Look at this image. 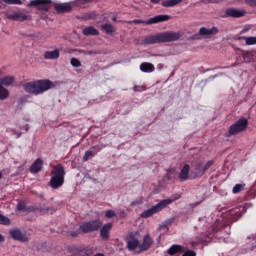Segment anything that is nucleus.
<instances>
[{
    "mask_svg": "<svg viewBox=\"0 0 256 256\" xmlns=\"http://www.w3.org/2000/svg\"><path fill=\"white\" fill-rule=\"evenodd\" d=\"M103 149V146H101V145H95V146H92L91 147V150L90 151H92V153L94 154V155H97V153H99V151H101Z\"/></svg>",
    "mask_w": 256,
    "mask_h": 256,
    "instance_id": "obj_39",
    "label": "nucleus"
},
{
    "mask_svg": "<svg viewBox=\"0 0 256 256\" xmlns=\"http://www.w3.org/2000/svg\"><path fill=\"white\" fill-rule=\"evenodd\" d=\"M89 55H93V51H90V52H89Z\"/></svg>",
    "mask_w": 256,
    "mask_h": 256,
    "instance_id": "obj_58",
    "label": "nucleus"
},
{
    "mask_svg": "<svg viewBox=\"0 0 256 256\" xmlns=\"http://www.w3.org/2000/svg\"><path fill=\"white\" fill-rule=\"evenodd\" d=\"M3 241H5V237L0 234V243H3Z\"/></svg>",
    "mask_w": 256,
    "mask_h": 256,
    "instance_id": "obj_53",
    "label": "nucleus"
},
{
    "mask_svg": "<svg viewBox=\"0 0 256 256\" xmlns=\"http://www.w3.org/2000/svg\"><path fill=\"white\" fill-rule=\"evenodd\" d=\"M102 30L105 31L107 35H113V33H115V27H113L111 24L102 25Z\"/></svg>",
    "mask_w": 256,
    "mask_h": 256,
    "instance_id": "obj_29",
    "label": "nucleus"
},
{
    "mask_svg": "<svg viewBox=\"0 0 256 256\" xmlns=\"http://www.w3.org/2000/svg\"><path fill=\"white\" fill-rule=\"evenodd\" d=\"M248 125L249 121L245 118H241L229 127L228 132L224 134V137L239 135V133H243V131L247 129Z\"/></svg>",
    "mask_w": 256,
    "mask_h": 256,
    "instance_id": "obj_5",
    "label": "nucleus"
},
{
    "mask_svg": "<svg viewBox=\"0 0 256 256\" xmlns=\"http://www.w3.org/2000/svg\"><path fill=\"white\" fill-rule=\"evenodd\" d=\"M142 204H143V200L139 199V200L132 201L130 203V207H137L138 205H142Z\"/></svg>",
    "mask_w": 256,
    "mask_h": 256,
    "instance_id": "obj_40",
    "label": "nucleus"
},
{
    "mask_svg": "<svg viewBox=\"0 0 256 256\" xmlns=\"http://www.w3.org/2000/svg\"><path fill=\"white\" fill-rule=\"evenodd\" d=\"M1 177H3V173L0 172V179H1Z\"/></svg>",
    "mask_w": 256,
    "mask_h": 256,
    "instance_id": "obj_59",
    "label": "nucleus"
},
{
    "mask_svg": "<svg viewBox=\"0 0 256 256\" xmlns=\"http://www.w3.org/2000/svg\"><path fill=\"white\" fill-rule=\"evenodd\" d=\"M0 225H11V220L9 217L0 214Z\"/></svg>",
    "mask_w": 256,
    "mask_h": 256,
    "instance_id": "obj_31",
    "label": "nucleus"
},
{
    "mask_svg": "<svg viewBox=\"0 0 256 256\" xmlns=\"http://www.w3.org/2000/svg\"><path fill=\"white\" fill-rule=\"evenodd\" d=\"M112 21H113L114 23H117V17L114 16V17L112 18Z\"/></svg>",
    "mask_w": 256,
    "mask_h": 256,
    "instance_id": "obj_56",
    "label": "nucleus"
},
{
    "mask_svg": "<svg viewBox=\"0 0 256 256\" xmlns=\"http://www.w3.org/2000/svg\"><path fill=\"white\" fill-rule=\"evenodd\" d=\"M214 163H215V161L210 160L206 164H204V171L207 172Z\"/></svg>",
    "mask_w": 256,
    "mask_h": 256,
    "instance_id": "obj_41",
    "label": "nucleus"
},
{
    "mask_svg": "<svg viewBox=\"0 0 256 256\" xmlns=\"http://www.w3.org/2000/svg\"><path fill=\"white\" fill-rule=\"evenodd\" d=\"M28 7H38L39 11H49L51 9V0H31Z\"/></svg>",
    "mask_w": 256,
    "mask_h": 256,
    "instance_id": "obj_10",
    "label": "nucleus"
},
{
    "mask_svg": "<svg viewBox=\"0 0 256 256\" xmlns=\"http://www.w3.org/2000/svg\"><path fill=\"white\" fill-rule=\"evenodd\" d=\"M151 245H153V238L149 234L143 237V242L140 244V250L138 253H143V251H149L151 249Z\"/></svg>",
    "mask_w": 256,
    "mask_h": 256,
    "instance_id": "obj_16",
    "label": "nucleus"
},
{
    "mask_svg": "<svg viewBox=\"0 0 256 256\" xmlns=\"http://www.w3.org/2000/svg\"><path fill=\"white\" fill-rule=\"evenodd\" d=\"M9 235L14 241H19L20 243H27L29 241L27 233L22 232L19 228L10 229Z\"/></svg>",
    "mask_w": 256,
    "mask_h": 256,
    "instance_id": "obj_9",
    "label": "nucleus"
},
{
    "mask_svg": "<svg viewBox=\"0 0 256 256\" xmlns=\"http://www.w3.org/2000/svg\"><path fill=\"white\" fill-rule=\"evenodd\" d=\"M225 17H233L234 19H239V17H245V11L235 8H228L225 11Z\"/></svg>",
    "mask_w": 256,
    "mask_h": 256,
    "instance_id": "obj_17",
    "label": "nucleus"
},
{
    "mask_svg": "<svg viewBox=\"0 0 256 256\" xmlns=\"http://www.w3.org/2000/svg\"><path fill=\"white\" fill-rule=\"evenodd\" d=\"M101 227H103V221L100 219L88 220L80 225V229L84 235L95 233L96 231H99Z\"/></svg>",
    "mask_w": 256,
    "mask_h": 256,
    "instance_id": "obj_6",
    "label": "nucleus"
},
{
    "mask_svg": "<svg viewBox=\"0 0 256 256\" xmlns=\"http://www.w3.org/2000/svg\"><path fill=\"white\" fill-rule=\"evenodd\" d=\"M211 3H219V0H209Z\"/></svg>",
    "mask_w": 256,
    "mask_h": 256,
    "instance_id": "obj_55",
    "label": "nucleus"
},
{
    "mask_svg": "<svg viewBox=\"0 0 256 256\" xmlns=\"http://www.w3.org/2000/svg\"><path fill=\"white\" fill-rule=\"evenodd\" d=\"M54 84L49 79L35 80L23 84V89L30 95H43L46 91L53 88Z\"/></svg>",
    "mask_w": 256,
    "mask_h": 256,
    "instance_id": "obj_1",
    "label": "nucleus"
},
{
    "mask_svg": "<svg viewBox=\"0 0 256 256\" xmlns=\"http://www.w3.org/2000/svg\"><path fill=\"white\" fill-rule=\"evenodd\" d=\"M49 207H47V208H42L41 209V213H49Z\"/></svg>",
    "mask_w": 256,
    "mask_h": 256,
    "instance_id": "obj_50",
    "label": "nucleus"
},
{
    "mask_svg": "<svg viewBox=\"0 0 256 256\" xmlns=\"http://www.w3.org/2000/svg\"><path fill=\"white\" fill-rule=\"evenodd\" d=\"M25 103H27V98L22 97V98L19 99V104L20 105H25Z\"/></svg>",
    "mask_w": 256,
    "mask_h": 256,
    "instance_id": "obj_48",
    "label": "nucleus"
},
{
    "mask_svg": "<svg viewBox=\"0 0 256 256\" xmlns=\"http://www.w3.org/2000/svg\"><path fill=\"white\" fill-rule=\"evenodd\" d=\"M181 34L179 32H161L144 38L142 45H156L157 43H171L179 41Z\"/></svg>",
    "mask_w": 256,
    "mask_h": 256,
    "instance_id": "obj_2",
    "label": "nucleus"
},
{
    "mask_svg": "<svg viewBox=\"0 0 256 256\" xmlns=\"http://www.w3.org/2000/svg\"><path fill=\"white\" fill-rule=\"evenodd\" d=\"M59 55H60L59 49H55L53 51H46L44 53V59H50V60L59 59Z\"/></svg>",
    "mask_w": 256,
    "mask_h": 256,
    "instance_id": "obj_23",
    "label": "nucleus"
},
{
    "mask_svg": "<svg viewBox=\"0 0 256 256\" xmlns=\"http://www.w3.org/2000/svg\"><path fill=\"white\" fill-rule=\"evenodd\" d=\"M9 97V90L0 85V101H5Z\"/></svg>",
    "mask_w": 256,
    "mask_h": 256,
    "instance_id": "obj_28",
    "label": "nucleus"
},
{
    "mask_svg": "<svg viewBox=\"0 0 256 256\" xmlns=\"http://www.w3.org/2000/svg\"><path fill=\"white\" fill-rule=\"evenodd\" d=\"M161 0H151V3H154L155 5H157V3H159Z\"/></svg>",
    "mask_w": 256,
    "mask_h": 256,
    "instance_id": "obj_54",
    "label": "nucleus"
},
{
    "mask_svg": "<svg viewBox=\"0 0 256 256\" xmlns=\"http://www.w3.org/2000/svg\"><path fill=\"white\" fill-rule=\"evenodd\" d=\"M118 215L120 219H125V217H127V212H125V210H121Z\"/></svg>",
    "mask_w": 256,
    "mask_h": 256,
    "instance_id": "obj_47",
    "label": "nucleus"
},
{
    "mask_svg": "<svg viewBox=\"0 0 256 256\" xmlns=\"http://www.w3.org/2000/svg\"><path fill=\"white\" fill-rule=\"evenodd\" d=\"M92 157H95V154L91 150H87L83 156V161L87 162L88 159H92Z\"/></svg>",
    "mask_w": 256,
    "mask_h": 256,
    "instance_id": "obj_34",
    "label": "nucleus"
},
{
    "mask_svg": "<svg viewBox=\"0 0 256 256\" xmlns=\"http://www.w3.org/2000/svg\"><path fill=\"white\" fill-rule=\"evenodd\" d=\"M241 191H245V184H236L232 189V193L234 195H237V193H241Z\"/></svg>",
    "mask_w": 256,
    "mask_h": 256,
    "instance_id": "obj_30",
    "label": "nucleus"
},
{
    "mask_svg": "<svg viewBox=\"0 0 256 256\" xmlns=\"http://www.w3.org/2000/svg\"><path fill=\"white\" fill-rule=\"evenodd\" d=\"M70 256H91L95 253V247L88 246L81 250V248H77L75 246H71L68 248Z\"/></svg>",
    "mask_w": 256,
    "mask_h": 256,
    "instance_id": "obj_8",
    "label": "nucleus"
},
{
    "mask_svg": "<svg viewBox=\"0 0 256 256\" xmlns=\"http://www.w3.org/2000/svg\"><path fill=\"white\" fill-rule=\"evenodd\" d=\"M4 3H7V5H23V2L21 0H2Z\"/></svg>",
    "mask_w": 256,
    "mask_h": 256,
    "instance_id": "obj_36",
    "label": "nucleus"
},
{
    "mask_svg": "<svg viewBox=\"0 0 256 256\" xmlns=\"http://www.w3.org/2000/svg\"><path fill=\"white\" fill-rule=\"evenodd\" d=\"M134 91H141V86H134Z\"/></svg>",
    "mask_w": 256,
    "mask_h": 256,
    "instance_id": "obj_51",
    "label": "nucleus"
},
{
    "mask_svg": "<svg viewBox=\"0 0 256 256\" xmlns=\"http://www.w3.org/2000/svg\"><path fill=\"white\" fill-rule=\"evenodd\" d=\"M113 229V223L109 222L101 226L100 237L102 241H109V233Z\"/></svg>",
    "mask_w": 256,
    "mask_h": 256,
    "instance_id": "obj_14",
    "label": "nucleus"
},
{
    "mask_svg": "<svg viewBox=\"0 0 256 256\" xmlns=\"http://www.w3.org/2000/svg\"><path fill=\"white\" fill-rule=\"evenodd\" d=\"M183 0H166L162 2V7H175V5H179Z\"/></svg>",
    "mask_w": 256,
    "mask_h": 256,
    "instance_id": "obj_27",
    "label": "nucleus"
},
{
    "mask_svg": "<svg viewBox=\"0 0 256 256\" xmlns=\"http://www.w3.org/2000/svg\"><path fill=\"white\" fill-rule=\"evenodd\" d=\"M23 129L27 132V131H29V124H26L24 127H23Z\"/></svg>",
    "mask_w": 256,
    "mask_h": 256,
    "instance_id": "obj_52",
    "label": "nucleus"
},
{
    "mask_svg": "<svg viewBox=\"0 0 256 256\" xmlns=\"http://www.w3.org/2000/svg\"><path fill=\"white\" fill-rule=\"evenodd\" d=\"M217 231H218L217 227L216 226H212L208 230V235H215V233H217Z\"/></svg>",
    "mask_w": 256,
    "mask_h": 256,
    "instance_id": "obj_44",
    "label": "nucleus"
},
{
    "mask_svg": "<svg viewBox=\"0 0 256 256\" xmlns=\"http://www.w3.org/2000/svg\"><path fill=\"white\" fill-rule=\"evenodd\" d=\"M171 19L170 15L164 14V15H157L154 16L146 21L135 19L130 21V23H133L134 25H155L156 23H165V21H169Z\"/></svg>",
    "mask_w": 256,
    "mask_h": 256,
    "instance_id": "obj_7",
    "label": "nucleus"
},
{
    "mask_svg": "<svg viewBox=\"0 0 256 256\" xmlns=\"http://www.w3.org/2000/svg\"><path fill=\"white\" fill-rule=\"evenodd\" d=\"M197 254L195 253V251L192 250H187L186 252L183 253L182 256H196Z\"/></svg>",
    "mask_w": 256,
    "mask_h": 256,
    "instance_id": "obj_46",
    "label": "nucleus"
},
{
    "mask_svg": "<svg viewBox=\"0 0 256 256\" xmlns=\"http://www.w3.org/2000/svg\"><path fill=\"white\" fill-rule=\"evenodd\" d=\"M70 64L72 65V67H81V61L77 58H72L70 60Z\"/></svg>",
    "mask_w": 256,
    "mask_h": 256,
    "instance_id": "obj_37",
    "label": "nucleus"
},
{
    "mask_svg": "<svg viewBox=\"0 0 256 256\" xmlns=\"http://www.w3.org/2000/svg\"><path fill=\"white\" fill-rule=\"evenodd\" d=\"M247 212V209H245V207L242 208V210L235 212L236 216L238 217V219L240 217H243V214Z\"/></svg>",
    "mask_w": 256,
    "mask_h": 256,
    "instance_id": "obj_43",
    "label": "nucleus"
},
{
    "mask_svg": "<svg viewBox=\"0 0 256 256\" xmlns=\"http://www.w3.org/2000/svg\"><path fill=\"white\" fill-rule=\"evenodd\" d=\"M15 83V77L13 76H4L0 78V85L4 87H9Z\"/></svg>",
    "mask_w": 256,
    "mask_h": 256,
    "instance_id": "obj_21",
    "label": "nucleus"
},
{
    "mask_svg": "<svg viewBox=\"0 0 256 256\" xmlns=\"http://www.w3.org/2000/svg\"><path fill=\"white\" fill-rule=\"evenodd\" d=\"M43 170V159L41 158H37L32 165L30 166V173L32 175H37V173H41V171Z\"/></svg>",
    "mask_w": 256,
    "mask_h": 256,
    "instance_id": "obj_15",
    "label": "nucleus"
},
{
    "mask_svg": "<svg viewBox=\"0 0 256 256\" xmlns=\"http://www.w3.org/2000/svg\"><path fill=\"white\" fill-rule=\"evenodd\" d=\"M79 235H84L83 230H81V226L76 230L70 231V237H79Z\"/></svg>",
    "mask_w": 256,
    "mask_h": 256,
    "instance_id": "obj_33",
    "label": "nucleus"
},
{
    "mask_svg": "<svg viewBox=\"0 0 256 256\" xmlns=\"http://www.w3.org/2000/svg\"><path fill=\"white\" fill-rule=\"evenodd\" d=\"M16 207L18 211H27V203L25 201H19Z\"/></svg>",
    "mask_w": 256,
    "mask_h": 256,
    "instance_id": "obj_35",
    "label": "nucleus"
},
{
    "mask_svg": "<svg viewBox=\"0 0 256 256\" xmlns=\"http://www.w3.org/2000/svg\"><path fill=\"white\" fill-rule=\"evenodd\" d=\"M195 171H196V177H203L206 173L204 164L201 162L196 164Z\"/></svg>",
    "mask_w": 256,
    "mask_h": 256,
    "instance_id": "obj_25",
    "label": "nucleus"
},
{
    "mask_svg": "<svg viewBox=\"0 0 256 256\" xmlns=\"http://www.w3.org/2000/svg\"><path fill=\"white\" fill-rule=\"evenodd\" d=\"M237 41L244 40L246 42V45H256V37H245V36H239L236 37Z\"/></svg>",
    "mask_w": 256,
    "mask_h": 256,
    "instance_id": "obj_26",
    "label": "nucleus"
},
{
    "mask_svg": "<svg viewBox=\"0 0 256 256\" xmlns=\"http://www.w3.org/2000/svg\"><path fill=\"white\" fill-rule=\"evenodd\" d=\"M244 63H251L253 61V54L251 52H246L243 54Z\"/></svg>",
    "mask_w": 256,
    "mask_h": 256,
    "instance_id": "obj_32",
    "label": "nucleus"
},
{
    "mask_svg": "<svg viewBox=\"0 0 256 256\" xmlns=\"http://www.w3.org/2000/svg\"><path fill=\"white\" fill-rule=\"evenodd\" d=\"M173 200L164 199L152 206L150 209L145 210L140 214L141 219H149V217H153L156 213H160L163 209H166L168 205H171Z\"/></svg>",
    "mask_w": 256,
    "mask_h": 256,
    "instance_id": "obj_4",
    "label": "nucleus"
},
{
    "mask_svg": "<svg viewBox=\"0 0 256 256\" xmlns=\"http://www.w3.org/2000/svg\"><path fill=\"white\" fill-rule=\"evenodd\" d=\"M235 65H236V64L234 63V64L231 65V67H235Z\"/></svg>",
    "mask_w": 256,
    "mask_h": 256,
    "instance_id": "obj_60",
    "label": "nucleus"
},
{
    "mask_svg": "<svg viewBox=\"0 0 256 256\" xmlns=\"http://www.w3.org/2000/svg\"><path fill=\"white\" fill-rule=\"evenodd\" d=\"M219 33V28L213 26L212 28L201 27L198 34L194 35V39H199V37H209L210 35H217Z\"/></svg>",
    "mask_w": 256,
    "mask_h": 256,
    "instance_id": "obj_12",
    "label": "nucleus"
},
{
    "mask_svg": "<svg viewBox=\"0 0 256 256\" xmlns=\"http://www.w3.org/2000/svg\"><path fill=\"white\" fill-rule=\"evenodd\" d=\"M140 71H142V73H153L155 66L149 62H144L140 64Z\"/></svg>",
    "mask_w": 256,
    "mask_h": 256,
    "instance_id": "obj_20",
    "label": "nucleus"
},
{
    "mask_svg": "<svg viewBox=\"0 0 256 256\" xmlns=\"http://www.w3.org/2000/svg\"><path fill=\"white\" fill-rule=\"evenodd\" d=\"M189 171H191V166L185 164L179 173L180 181H187L189 179Z\"/></svg>",
    "mask_w": 256,
    "mask_h": 256,
    "instance_id": "obj_18",
    "label": "nucleus"
},
{
    "mask_svg": "<svg viewBox=\"0 0 256 256\" xmlns=\"http://www.w3.org/2000/svg\"><path fill=\"white\" fill-rule=\"evenodd\" d=\"M13 135H16V138L19 139L21 137V132H17L16 130H12Z\"/></svg>",
    "mask_w": 256,
    "mask_h": 256,
    "instance_id": "obj_49",
    "label": "nucleus"
},
{
    "mask_svg": "<svg viewBox=\"0 0 256 256\" xmlns=\"http://www.w3.org/2000/svg\"><path fill=\"white\" fill-rule=\"evenodd\" d=\"M250 7H256V0H244Z\"/></svg>",
    "mask_w": 256,
    "mask_h": 256,
    "instance_id": "obj_45",
    "label": "nucleus"
},
{
    "mask_svg": "<svg viewBox=\"0 0 256 256\" xmlns=\"http://www.w3.org/2000/svg\"><path fill=\"white\" fill-rule=\"evenodd\" d=\"M116 216H117V214L115 213L114 210H107V211L105 212V217H106L107 219H113V217H116Z\"/></svg>",
    "mask_w": 256,
    "mask_h": 256,
    "instance_id": "obj_38",
    "label": "nucleus"
},
{
    "mask_svg": "<svg viewBox=\"0 0 256 256\" xmlns=\"http://www.w3.org/2000/svg\"><path fill=\"white\" fill-rule=\"evenodd\" d=\"M214 163H215V161L210 160L206 164H204V171L207 172Z\"/></svg>",
    "mask_w": 256,
    "mask_h": 256,
    "instance_id": "obj_42",
    "label": "nucleus"
},
{
    "mask_svg": "<svg viewBox=\"0 0 256 256\" xmlns=\"http://www.w3.org/2000/svg\"><path fill=\"white\" fill-rule=\"evenodd\" d=\"M128 251H135V249H140L141 243H139V238L135 234L130 233L126 238Z\"/></svg>",
    "mask_w": 256,
    "mask_h": 256,
    "instance_id": "obj_11",
    "label": "nucleus"
},
{
    "mask_svg": "<svg viewBox=\"0 0 256 256\" xmlns=\"http://www.w3.org/2000/svg\"><path fill=\"white\" fill-rule=\"evenodd\" d=\"M65 175V166H63V164L53 166L49 186L52 189H59L63 187V185H65Z\"/></svg>",
    "mask_w": 256,
    "mask_h": 256,
    "instance_id": "obj_3",
    "label": "nucleus"
},
{
    "mask_svg": "<svg viewBox=\"0 0 256 256\" xmlns=\"http://www.w3.org/2000/svg\"><path fill=\"white\" fill-rule=\"evenodd\" d=\"M73 9V6L69 3H64V4H57L55 6V10L57 13H69Z\"/></svg>",
    "mask_w": 256,
    "mask_h": 256,
    "instance_id": "obj_19",
    "label": "nucleus"
},
{
    "mask_svg": "<svg viewBox=\"0 0 256 256\" xmlns=\"http://www.w3.org/2000/svg\"><path fill=\"white\" fill-rule=\"evenodd\" d=\"M6 18H8L10 21H20L21 23L23 21H29L31 19L29 15L22 12H14L12 14H7Z\"/></svg>",
    "mask_w": 256,
    "mask_h": 256,
    "instance_id": "obj_13",
    "label": "nucleus"
},
{
    "mask_svg": "<svg viewBox=\"0 0 256 256\" xmlns=\"http://www.w3.org/2000/svg\"><path fill=\"white\" fill-rule=\"evenodd\" d=\"M83 35H85L86 37H89V35H93V36H97L99 35V30H97L95 27L93 26H88L86 28H84L82 30Z\"/></svg>",
    "mask_w": 256,
    "mask_h": 256,
    "instance_id": "obj_22",
    "label": "nucleus"
},
{
    "mask_svg": "<svg viewBox=\"0 0 256 256\" xmlns=\"http://www.w3.org/2000/svg\"><path fill=\"white\" fill-rule=\"evenodd\" d=\"M167 253L168 255H177V253H183V246L174 244L168 249Z\"/></svg>",
    "mask_w": 256,
    "mask_h": 256,
    "instance_id": "obj_24",
    "label": "nucleus"
},
{
    "mask_svg": "<svg viewBox=\"0 0 256 256\" xmlns=\"http://www.w3.org/2000/svg\"><path fill=\"white\" fill-rule=\"evenodd\" d=\"M84 19H91V16H85Z\"/></svg>",
    "mask_w": 256,
    "mask_h": 256,
    "instance_id": "obj_57",
    "label": "nucleus"
}]
</instances>
